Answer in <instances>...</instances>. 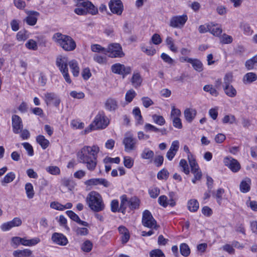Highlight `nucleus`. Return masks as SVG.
Here are the masks:
<instances>
[{"label":"nucleus","mask_w":257,"mask_h":257,"mask_svg":"<svg viewBox=\"0 0 257 257\" xmlns=\"http://www.w3.org/2000/svg\"><path fill=\"white\" fill-rule=\"evenodd\" d=\"M99 148L96 146H84L77 153L78 161L86 165L87 169L93 171L97 165V154Z\"/></svg>","instance_id":"nucleus-1"},{"label":"nucleus","mask_w":257,"mask_h":257,"mask_svg":"<svg viewBox=\"0 0 257 257\" xmlns=\"http://www.w3.org/2000/svg\"><path fill=\"white\" fill-rule=\"evenodd\" d=\"M86 202L90 209L98 212L104 209L105 205L101 195L96 191L90 192L86 198Z\"/></svg>","instance_id":"nucleus-2"},{"label":"nucleus","mask_w":257,"mask_h":257,"mask_svg":"<svg viewBox=\"0 0 257 257\" xmlns=\"http://www.w3.org/2000/svg\"><path fill=\"white\" fill-rule=\"evenodd\" d=\"M52 40L65 51H73L76 46L75 42L70 36L59 32L53 35Z\"/></svg>","instance_id":"nucleus-3"},{"label":"nucleus","mask_w":257,"mask_h":257,"mask_svg":"<svg viewBox=\"0 0 257 257\" xmlns=\"http://www.w3.org/2000/svg\"><path fill=\"white\" fill-rule=\"evenodd\" d=\"M56 65L59 68L60 71L63 74L65 81L67 83H70L71 80L68 74L67 59L65 57H62L58 58L56 60Z\"/></svg>","instance_id":"nucleus-4"},{"label":"nucleus","mask_w":257,"mask_h":257,"mask_svg":"<svg viewBox=\"0 0 257 257\" xmlns=\"http://www.w3.org/2000/svg\"><path fill=\"white\" fill-rule=\"evenodd\" d=\"M106 52L109 53L111 58H121L124 56L122 47L118 43H112L108 46Z\"/></svg>","instance_id":"nucleus-5"},{"label":"nucleus","mask_w":257,"mask_h":257,"mask_svg":"<svg viewBox=\"0 0 257 257\" xmlns=\"http://www.w3.org/2000/svg\"><path fill=\"white\" fill-rule=\"evenodd\" d=\"M142 223L145 227L150 228L157 229L159 227L157 222L149 210L144 211L142 217Z\"/></svg>","instance_id":"nucleus-6"},{"label":"nucleus","mask_w":257,"mask_h":257,"mask_svg":"<svg viewBox=\"0 0 257 257\" xmlns=\"http://www.w3.org/2000/svg\"><path fill=\"white\" fill-rule=\"evenodd\" d=\"M109 123V119L103 111L99 112L93 121L96 129L104 128L108 125Z\"/></svg>","instance_id":"nucleus-7"},{"label":"nucleus","mask_w":257,"mask_h":257,"mask_svg":"<svg viewBox=\"0 0 257 257\" xmlns=\"http://www.w3.org/2000/svg\"><path fill=\"white\" fill-rule=\"evenodd\" d=\"M188 20L186 15L173 16L170 20L169 26L173 28L182 29Z\"/></svg>","instance_id":"nucleus-8"},{"label":"nucleus","mask_w":257,"mask_h":257,"mask_svg":"<svg viewBox=\"0 0 257 257\" xmlns=\"http://www.w3.org/2000/svg\"><path fill=\"white\" fill-rule=\"evenodd\" d=\"M137 142V140L134 138L132 134H126L123 140V144L124 145V150L126 152H130L135 150Z\"/></svg>","instance_id":"nucleus-9"},{"label":"nucleus","mask_w":257,"mask_h":257,"mask_svg":"<svg viewBox=\"0 0 257 257\" xmlns=\"http://www.w3.org/2000/svg\"><path fill=\"white\" fill-rule=\"evenodd\" d=\"M109 7L113 14L118 16L121 15L123 10V4L120 0H110Z\"/></svg>","instance_id":"nucleus-10"},{"label":"nucleus","mask_w":257,"mask_h":257,"mask_svg":"<svg viewBox=\"0 0 257 257\" xmlns=\"http://www.w3.org/2000/svg\"><path fill=\"white\" fill-rule=\"evenodd\" d=\"M111 71L116 74L125 75L131 72V68L128 66H125L123 64L116 63L112 65Z\"/></svg>","instance_id":"nucleus-11"},{"label":"nucleus","mask_w":257,"mask_h":257,"mask_svg":"<svg viewBox=\"0 0 257 257\" xmlns=\"http://www.w3.org/2000/svg\"><path fill=\"white\" fill-rule=\"evenodd\" d=\"M223 162L224 165L227 166L233 172H237L240 169V165L239 162L231 157L225 158Z\"/></svg>","instance_id":"nucleus-12"},{"label":"nucleus","mask_w":257,"mask_h":257,"mask_svg":"<svg viewBox=\"0 0 257 257\" xmlns=\"http://www.w3.org/2000/svg\"><path fill=\"white\" fill-rule=\"evenodd\" d=\"M26 13L28 16L24 20V22L30 26H34L37 22V17L39 16V13L36 11H27Z\"/></svg>","instance_id":"nucleus-13"},{"label":"nucleus","mask_w":257,"mask_h":257,"mask_svg":"<svg viewBox=\"0 0 257 257\" xmlns=\"http://www.w3.org/2000/svg\"><path fill=\"white\" fill-rule=\"evenodd\" d=\"M12 126L15 134L21 133L23 130V123L21 117L17 115L12 116Z\"/></svg>","instance_id":"nucleus-14"},{"label":"nucleus","mask_w":257,"mask_h":257,"mask_svg":"<svg viewBox=\"0 0 257 257\" xmlns=\"http://www.w3.org/2000/svg\"><path fill=\"white\" fill-rule=\"evenodd\" d=\"M87 186H96L98 185H103L105 187H108L110 185L109 182L104 178H93L86 180L84 182Z\"/></svg>","instance_id":"nucleus-15"},{"label":"nucleus","mask_w":257,"mask_h":257,"mask_svg":"<svg viewBox=\"0 0 257 257\" xmlns=\"http://www.w3.org/2000/svg\"><path fill=\"white\" fill-rule=\"evenodd\" d=\"M52 240L57 244L64 246L68 243V239L63 234L55 232L52 235Z\"/></svg>","instance_id":"nucleus-16"},{"label":"nucleus","mask_w":257,"mask_h":257,"mask_svg":"<svg viewBox=\"0 0 257 257\" xmlns=\"http://www.w3.org/2000/svg\"><path fill=\"white\" fill-rule=\"evenodd\" d=\"M67 215L74 221L76 222L80 225L84 226H88V223L84 221L81 220L79 217L73 211L68 210L66 212Z\"/></svg>","instance_id":"nucleus-17"},{"label":"nucleus","mask_w":257,"mask_h":257,"mask_svg":"<svg viewBox=\"0 0 257 257\" xmlns=\"http://www.w3.org/2000/svg\"><path fill=\"white\" fill-rule=\"evenodd\" d=\"M133 86L137 88L140 87L143 82V78L139 72H134L131 80Z\"/></svg>","instance_id":"nucleus-18"},{"label":"nucleus","mask_w":257,"mask_h":257,"mask_svg":"<svg viewBox=\"0 0 257 257\" xmlns=\"http://www.w3.org/2000/svg\"><path fill=\"white\" fill-rule=\"evenodd\" d=\"M32 254V251L29 249H24L23 250L18 249L15 250L13 253L14 257H29Z\"/></svg>","instance_id":"nucleus-19"},{"label":"nucleus","mask_w":257,"mask_h":257,"mask_svg":"<svg viewBox=\"0 0 257 257\" xmlns=\"http://www.w3.org/2000/svg\"><path fill=\"white\" fill-rule=\"evenodd\" d=\"M196 110L192 108H187L184 111V116L186 120L191 122L196 115Z\"/></svg>","instance_id":"nucleus-20"},{"label":"nucleus","mask_w":257,"mask_h":257,"mask_svg":"<svg viewBox=\"0 0 257 257\" xmlns=\"http://www.w3.org/2000/svg\"><path fill=\"white\" fill-rule=\"evenodd\" d=\"M105 106L109 111H114L117 108V102L115 99L110 98L106 101Z\"/></svg>","instance_id":"nucleus-21"},{"label":"nucleus","mask_w":257,"mask_h":257,"mask_svg":"<svg viewBox=\"0 0 257 257\" xmlns=\"http://www.w3.org/2000/svg\"><path fill=\"white\" fill-rule=\"evenodd\" d=\"M251 180L248 178H245L240 184V190L241 192L246 193L250 188Z\"/></svg>","instance_id":"nucleus-22"},{"label":"nucleus","mask_w":257,"mask_h":257,"mask_svg":"<svg viewBox=\"0 0 257 257\" xmlns=\"http://www.w3.org/2000/svg\"><path fill=\"white\" fill-rule=\"evenodd\" d=\"M225 94L230 97H234L237 94L236 90L232 85H227L223 86Z\"/></svg>","instance_id":"nucleus-23"},{"label":"nucleus","mask_w":257,"mask_h":257,"mask_svg":"<svg viewBox=\"0 0 257 257\" xmlns=\"http://www.w3.org/2000/svg\"><path fill=\"white\" fill-rule=\"evenodd\" d=\"M257 80V75L253 72H248L245 74L242 79L244 84L251 83Z\"/></svg>","instance_id":"nucleus-24"},{"label":"nucleus","mask_w":257,"mask_h":257,"mask_svg":"<svg viewBox=\"0 0 257 257\" xmlns=\"http://www.w3.org/2000/svg\"><path fill=\"white\" fill-rule=\"evenodd\" d=\"M71 72L74 77H77L79 74V68L78 63L75 60L70 61L68 63Z\"/></svg>","instance_id":"nucleus-25"},{"label":"nucleus","mask_w":257,"mask_h":257,"mask_svg":"<svg viewBox=\"0 0 257 257\" xmlns=\"http://www.w3.org/2000/svg\"><path fill=\"white\" fill-rule=\"evenodd\" d=\"M189 63L192 64L193 68L197 71L200 72L203 70V64L202 62L197 59H189Z\"/></svg>","instance_id":"nucleus-26"},{"label":"nucleus","mask_w":257,"mask_h":257,"mask_svg":"<svg viewBox=\"0 0 257 257\" xmlns=\"http://www.w3.org/2000/svg\"><path fill=\"white\" fill-rule=\"evenodd\" d=\"M40 241V238L35 237L31 239H27L26 237L22 238V244L24 246H31L35 245Z\"/></svg>","instance_id":"nucleus-27"},{"label":"nucleus","mask_w":257,"mask_h":257,"mask_svg":"<svg viewBox=\"0 0 257 257\" xmlns=\"http://www.w3.org/2000/svg\"><path fill=\"white\" fill-rule=\"evenodd\" d=\"M27 197L29 199H32L34 197L35 192L33 185L30 183H27L25 186Z\"/></svg>","instance_id":"nucleus-28"},{"label":"nucleus","mask_w":257,"mask_h":257,"mask_svg":"<svg viewBox=\"0 0 257 257\" xmlns=\"http://www.w3.org/2000/svg\"><path fill=\"white\" fill-rule=\"evenodd\" d=\"M222 29L220 27L218 26V24H214L211 23L209 32L215 36H219L222 33Z\"/></svg>","instance_id":"nucleus-29"},{"label":"nucleus","mask_w":257,"mask_h":257,"mask_svg":"<svg viewBox=\"0 0 257 257\" xmlns=\"http://www.w3.org/2000/svg\"><path fill=\"white\" fill-rule=\"evenodd\" d=\"M15 178V174L14 172H11L7 173L4 178L1 180V184L5 186L6 184L10 183L14 181Z\"/></svg>","instance_id":"nucleus-30"},{"label":"nucleus","mask_w":257,"mask_h":257,"mask_svg":"<svg viewBox=\"0 0 257 257\" xmlns=\"http://www.w3.org/2000/svg\"><path fill=\"white\" fill-rule=\"evenodd\" d=\"M83 7L86 10V13H88L92 15H95L98 12V9L90 2H88L85 4Z\"/></svg>","instance_id":"nucleus-31"},{"label":"nucleus","mask_w":257,"mask_h":257,"mask_svg":"<svg viewBox=\"0 0 257 257\" xmlns=\"http://www.w3.org/2000/svg\"><path fill=\"white\" fill-rule=\"evenodd\" d=\"M36 141L43 149H46L49 146V141L42 135L38 136L36 138Z\"/></svg>","instance_id":"nucleus-32"},{"label":"nucleus","mask_w":257,"mask_h":257,"mask_svg":"<svg viewBox=\"0 0 257 257\" xmlns=\"http://www.w3.org/2000/svg\"><path fill=\"white\" fill-rule=\"evenodd\" d=\"M128 200L125 195H123L120 197V204L119 207V210L122 213L125 212V210L127 206L128 205Z\"/></svg>","instance_id":"nucleus-33"},{"label":"nucleus","mask_w":257,"mask_h":257,"mask_svg":"<svg viewBox=\"0 0 257 257\" xmlns=\"http://www.w3.org/2000/svg\"><path fill=\"white\" fill-rule=\"evenodd\" d=\"M140 205V200L136 197H132L128 202V206L131 209H136L139 208Z\"/></svg>","instance_id":"nucleus-34"},{"label":"nucleus","mask_w":257,"mask_h":257,"mask_svg":"<svg viewBox=\"0 0 257 257\" xmlns=\"http://www.w3.org/2000/svg\"><path fill=\"white\" fill-rule=\"evenodd\" d=\"M180 251L181 254L187 257L190 254V249L188 244L185 243H181L180 245Z\"/></svg>","instance_id":"nucleus-35"},{"label":"nucleus","mask_w":257,"mask_h":257,"mask_svg":"<svg viewBox=\"0 0 257 257\" xmlns=\"http://www.w3.org/2000/svg\"><path fill=\"white\" fill-rule=\"evenodd\" d=\"M199 208V203L195 199H191L188 202V209L191 212L196 211Z\"/></svg>","instance_id":"nucleus-36"},{"label":"nucleus","mask_w":257,"mask_h":257,"mask_svg":"<svg viewBox=\"0 0 257 257\" xmlns=\"http://www.w3.org/2000/svg\"><path fill=\"white\" fill-rule=\"evenodd\" d=\"M154 156V152L148 148H145L141 154V157L143 159H151Z\"/></svg>","instance_id":"nucleus-37"},{"label":"nucleus","mask_w":257,"mask_h":257,"mask_svg":"<svg viewBox=\"0 0 257 257\" xmlns=\"http://www.w3.org/2000/svg\"><path fill=\"white\" fill-rule=\"evenodd\" d=\"M203 90L212 96H217L218 95V92L212 85H205L203 87Z\"/></svg>","instance_id":"nucleus-38"},{"label":"nucleus","mask_w":257,"mask_h":257,"mask_svg":"<svg viewBox=\"0 0 257 257\" xmlns=\"http://www.w3.org/2000/svg\"><path fill=\"white\" fill-rule=\"evenodd\" d=\"M188 159L191 167V171H195L199 168L196 160L192 155H188Z\"/></svg>","instance_id":"nucleus-39"},{"label":"nucleus","mask_w":257,"mask_h":257,"mask_svg":"<svg viewBox=\"0 0 257 257\" xmlns=\"http://www.w3.org/2000/svg\"><path fill=\"white\" fill-rule=\"evenodd\" d=\"M152 119L155 123L160 125H163L166 122L165 119L163 116L156 114L152 115Z\"/></svg>","instance_id":"nucleus-40"},{"label":"nucleus","mask_w":257,"mask_h":257,"mask_svg":"<svg viewBox=\"0 0 257 257\" xmlns=\"http://www.w3.org/2000/svg\"><path fill=\"white\" fill-rule=\"evenodd\" d=\"M166 43L168 45L169 48L173 52H176L177 51V47L174 45V40L171 37H167L166 39Z\"/></svg>","instance_id":"nucleus-41"},{"label":"nucleus","mask_w":257,"mask_h":257,"mask_svg":"<svg viewBox=\"0 0 257 257\" xmlns=\"http://www.w3.org/2000/svg\"><path fill=\"white\" fill-rule=\"evenodd\" d=\"M92 246V243L90 240H86L82 243L81 248L83 251L88 252L91 250Z\"/></svg>","instance_id":"nucleus-42"},{"label":"nucleus","mask_w":257,"mask_h":257,"mask_svg":"<svg viewBox=\"0 0 257 257\" xmlns=\"http://www.w3.org/2000/svg\"><path fill=\"white\" fill-rule=\"evenodd\" d=\"M141 50L148 55L153 56L156 53V50L152 46L143 45L141 46Z\"/></svg>","instance_id":"nucleus-43"},{"label":"nucleus","mask_w":257,"mask_h":257,"mask_svg":"<svg viewBox=\"0 0 257 257\" xmlns=\"http://www.w3.org/2000/svg\"><path fill=\"white\" fill-rule=\"evenodd\" d=\"M46 170L49 173L53 175H57L60 174V170L59 168L55 166H49L46 168Z\"/></svg>","instance_id":"nucleus-44"},{"label":"nucleus","mask_w":257,"mask_h":257,"mask_svg":"<svg viewBox=\"0 0 257 257\" xmlns=\"http://www.w3.org/2000/svg\"><path fill=\"white\" fill-rule=\"evenodd\" d=\"M136 95L137 94L135 91L133 89H131L126 92L125 96V99L127 102L130 103L132 101Z\"/></svg>","instance_id":"nucleus-45"},{"label":"nucleus","mask_w":257,"mask_h":257,"mask_svg":"<svg viewBox=\"0 0 257 257\" xmlns=\"http://www.w3.org/2000/svg\"><path fill=\"white\" fill-rule=\"evenodd\" d=\"M240 27L243 31L244 34L246 35H250L253 32L249 25L248 24L241 23Z\"/></svg>","instance_id":"nucleus-46"},{"label":"nucleus","mask_w":257,"mask_h":257,"mask_svg":"<svg viewBox=\"0 0 257 257\" xmlns=\"http://www.w3.org/2000/svg\"><path fill=\"white\" fill-rule=\"evenodd\" d=\"M74 230L77 235H86L88 233V230L85 227H75Z\"/></svg>","instance_id":"nucleus-47"},{"label":"nucleus","mask_w":257,"mask_h":257,"mask_svg":"<svg viewBox=\"0 0 257 257\" xmlns=\"http://www.w3.org/2000/svg\"><path fill=\"white\" fill-rule=\"evenodd\" d=\"M179 166L182 168V171L186 174H189L190 171L187 161L184 159H181L179 163Z\"/></svg>","instance_id":"nucleus-48"},{"label":"nucleus","mask_w":257,"mask_h":257,"mask_svg":"<svg viewBox=\"0 0 257 257\" xmlns=\"http://www.w3.org/2000/svg\"><path fill=\"white\" fill-rule=\"evenodd\" d=\"M150 257H165L164 253L160 249H155L150 252Z\"/></svg>","instance_id":"nucleus-49"},{"label":"nucleus","mask_w":257,"mask_h":257,"mask_svg":"<svg viewBox=\"0 0 257 257\" xmlns=\"http://www.w3.org/2000/svg\"><path fill=\"white\" fill-rule=\"evenodd\" d=\"M56 94L54 93H46L45 94V101L47 105H49L52 101L55 98Z\"/></svg>","instance_id":"nucleus-50"},{"label":"nucleus","mask_w":257,"mask_h":257,"mask_svg":"<svg viewBox=\"0 0 257 257\" xmlns=\"http://www.w3.org/2000/svg\"><path fill=\"white\" fill-rule=\"evenodd\" d=\"M256 58L255 56H254L246 61L245 65L247 70L253 69V65L256 62V60H255Z\"/></svg>","instance_id":"nucleus-51"},{"label":"nucleus","mask_w":257,"mask_h":257,"mask_svg":"<svg viewBox=\"0 0 257 257\" xmlns=\"http://www.w3.org/2000/svg\"><path fill=\"white\" fill-rule=\"evenodd\" d=\"M93 60L100 64H103L106 63V57L98 54H95L94 55Z\"/></svg>","instance_id":"nucleus-52"},{"label":"nucleus","mask_w":257,"mask_h":257,"mask_svg":"<svg viewBox=\"0 0 257 257\" xmlns=\"http://www.w3.org/2000/svg\"><path fill=\"white\" fill-rule=\"evenodd\" d=\"M169 175L168 171L165 169H163L158 173L157 178L159 179H167L168 178Z\"/></svg>","instance_id":"nucleus-53"},{"label":"nucleus","mask_w":257,"mask_h":257,"mask_svg":"<svg viewBox=\"0 0 257 257\" xmlns=\"http://www.w3.org/2000/svg\"><path fill=\"white\" fill-rule=\"evenodd\" d=\"M235 121V117L233 115H226L222 118V122L224 123H229L232 124Z\"/></svg>","instance_id":"nucleus-54"},{"label":"nucleus","mask_w":257,"mask_h":257,"mask_svg":"<svg viewBox=\"0 0 257 257\" xmlns=\"http://www.w3.org/2000/svg\"><path fill=\"white\" fill-rule=\"evenodd\" d=\"M111 210L113 212H120L119 207V203L117 200H113L111 202Z\"/></svg>","instance_id":"nucleus-55"},{"label":"nucleus","mask_w":257,"mask_h":257,"mask_svg":"<svg viewBox=\"0 0 257 257\" xmlns=\"http://www.w3.org/2000/svg\"><path fill=\"white\" fill-rule=\"evenodd\" d=\"M91 50L94 52H104L105 54L106 49L98 44H92L91 46Z\"/></svg>","instance_id":"nucleus-56"},{"label":"nucleus","mask_w":257,"mask_h":257,"mask_svg":"<svg viewBox=\"0 0 257 257\" xmlns=\"http://www.w3.org/2000/svg\"><path fill=\"white\" fill-rule=\"evenodd\" d=\"M123 164L127 168H131L134 165V160L130 157H124L123 158Z\"/></svg>","instance_id":"nucleus-57"},{"label":"nucleus","mask_w":257,"mask_h":257,"mask_svg":"<svg viewBox=\"0 0 257 257\" xmlns=\"http://www.w3.org/2000/svg\"><path fill=\"white\" fill-rule=\"evenodd\" d=\"M233 76L232 74L227 73L226 74L223 78V86H226L227 85H231V83L232 82Z\"/></svg>","instance_id":"nucleus-58"},{"label":"nucleus","mask_w":257,"mask_h":257,"mask_svg":"<svg viewBox=\"0 0 257 257\" xmlns=\"http://www.w3.org/2000/svg\"><path fill=\"white\" fill-rule=\"evenodd\" d=\"M133 113L136 116V119L138 120V122L140 124H142V116L141 113V111L139 108L136 107L133 109Z\"/></svg>","instance_id":"nucleus-59"},{"label":"nucleus","mask_w":257,"mask_h":257,"mask_svg":"<svg viewBox=\"0 0 257 257\" xmlns=\"http://www.w3.org/2000/svg\"><path fill=\"white\" fill-rule=\"evenodd\" d=\"M26 47L29 49L36 50L38 48L37 43L33 40H29L25 44Z\"/></svg>","instance_id":"nucleus-60"},{"label":"nucleus","mask_w":257,"mask_h":257,"mask_svg":"<svg viewBox=\"0 0 257 257\" xmlns=\"http://www.w3.org/2000/svg\"><path fill=\"white\" fill-rule=\"evenodd\" d=\"M28 38L26 31H21L17 34V39L19 41H24Z\"/></svg>","instance_id":"nucleus-61"},{"label":"nucleus","mask_w":257,"mask_h":257,"mask_svg":"<svg viewBox=\"0 0 257 257\" xmlns=\"http://www.w3.org/2000/svg\"><path fill=\"white\" fill-rule=\"evenodd\" d=\"M224 189L222 188H219L217 190L216 193L215 195L216 201L219 205H220L221 203L222 195L224 194Z\"/></svg>","instance_id":"nucleus-62"},{"label":"nucleus","mask_w":257,"mask_h":257,"mask_svg":"<svg viewBox=\"0 0 257 257\" xmlns=\"http://www.w3.org/2000/svg\"><path fill=\"white\" fill-rule=\"evenodd\" d=\"M149 193L152 198H156L159 195L160 190L157 187H154L149 189Z\"/></svg>","instance_id":"nucleus-63"},{"label":"nucleus","mask_w":257,"mask_h":257,"mask_svg":"<svg viewBox=\"0 0 257 257\" xmlns=\"http://www.w3.org/2000/svg\"><path fill=\"white\" fill-rule=\"evenodd\" d=\"M142 101L144 106L146 108H148L154 104L153 101L148 97H142Z\"/></svg>","instance_id":"nucleus-64"}]
</instances>
